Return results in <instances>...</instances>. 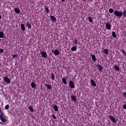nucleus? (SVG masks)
Returning <instances> with one entry per match:
<instances>
[{
	"instance_id": "nucleus-30",
	"label": "nucleus",
	"mask_w": 126,
	"mask_h": 126,
	"mask_svg": "<svg viewBox=\"0 0 126 126\" xmlns=\"http://www.w3.org/2000/svg\"><path fill=\"white\" fill-rule=\"evenodd\" d=\"M5 110H8L9 109V105L7 104L4 108Z\"/></svg>"
},
{
	"instance_id": "nucleus-13",
	"label": "nucleus",
	"mask_w": 126,
	"mask_h": 126,
	"mask_svg": "<svg viewBox=\"0 0 126 126\" xmlns=\"http://www.w3.org/2000/svg\"><path fill=\"white\" fill-rule=\"evenodd\" d=\"M14 11L18 14H19V13H20V10L18 8H15Z\"/></svg>"
},
{
	"instance_id": "nucleus-36",
	"label": "nucleus",
	"mask_w": 126,
	"mask_h": 126,
	"mask_svg": "<svg viewBox=\"0 0 126 126\" xmlns=\"http://www.w3.org/2000/svg\"><path fill=\"white\" fill-rule=\"evenodd\" d=\"M122 53L123 54V55H124V56H126V51L125 50H122Z\"/></svg>"
},
{
	"instance_id": "nucleus-12",
	"label": "nucleus",
	"mask_w": 126,
	"mask_h": 126,
	"mask_svg": "<svg viewBox=\"0 0 126 126\" xmlns=\"http://www.w3.org/2000/svg\"><path fill=\"white\" fill-rule=\"evenodd\" d=\"M26 26L29 29H31L32 28V26L29 22H27Z\"/></svg>"
},
{
	"instance_id": "nucleus-42",
	"label": "nucleus",
	"mask_w": 126,
	"mask_h": 126,
	"mask_svg": "<svg viewBox=\"0 0 126 126\" xmlns=\"http://www.w3.org/2000/svg\"><path fill=\"white\" fill-rule=\"evenodd\" d=\"M0 19H1V15L0 14Z\"/></svg>"
},
{
	"instance_id": "nucleus-5",
	"label": "nucleus",
	"mask_w": 126,
	"mask_h": 126,
	"mask_svg": "<svg viewBox=\"0 0 126 126\" xmlns=\"http://www.w3.org/2000/svg\"><path fill=\"white\" fill-rule=\"evenodd\" d=\"M108 118L111 120V121H112V122H113V123H117V121L116 120V119L115 118V117H114V116L112 115H109Z\"/></svg>"
},
{
	"instance_id": "nucleus-4",
	"label": "nucleus",
	"mask_w": 126,
	"mask_h": 126,
	"mask_svg": "<svg viewBox=\"0 0 126 126\" xmlns=\"http://www.w3.org/2000/svg\"><path fill=\"white\" fill-rule=\"evenodd\" d=\"M52 53L55 55V56H59L60 55V51L58 50L57 49L52 50Z\"/></svg>"
},
{
	"instance_id": "nucleus-1",
	"label": "nucleus",
	"mask_w": 126,
	"mask_h": 126,
	"mask_svg": "<svg viewBox=\"0 0 126 126\" xmlns=\"http://www.w3.org/2000/svg\"><path fill=\"white\" fill-rule=\"evenodd\" d=\"M114 14L118 18H121L123 16V12L122 11L115 10L114 11Z\"/></svg>"
},
{
	"instance_id": "nucleus-11",
	"label": "nucleus",
	"mask_w": 126,
	"mask_h": 126,
	"mask_svg": "<svg viewBox=\"0 0 126 126\" xmlns=\"http://www.w3.org/2000/svg\"><path fill=\"white\" fill-rule=\"evenodd\" d=\"M50 18L52 22H56V21H57V19L56 18V17H55V16H50Z\"/></svg>"
},
{
	"instance_id": "nucleus-20",
	"label": "nucleus",
	"mask_w": 126,
	"mask_h": 126,
	"mask_svg": "<svg viewBox=\"0 0 126 126\" xmlns=\"http://www.w3.org/2000/svg\"><path fill=\"white\" fill-rule=\"evenodd\" d=\"M29 110L30 111V112H32V113H33L34 112V109H33V107L32 106H30L29 107Z\"/></svg>"
},
{
	"instance_id": "nucleus-34",
	"label": "nucleus",
	"mask_w": 126,
	"mask_h": 126,
	"mask_svg": "<svg viewBox=\"0 0 126 126\" xmlns=\"http://www.w3.org/2000/svg\"><path fill=\"white\" fill-rule=\"evenodd\" d=\"M52 117L54 120H57V117H56V115L55 114H53Z\"/></svg>"
},
{
	"instance_id": "nucleus-27",
	"label": "nucleus",
	"mask_w": 126,
	"mask_h": 126,
	"mask_svg": "<svg viewBox=\"0 0 126 126\" xmlns=\"http://www.w3.org/2000/svg\"><path fill=\"white\" fill-rule=\"evenodd\" d=\"M89 22H93V19L91 17H88Z\"/></svg>"
},
{
	"instance_id": "nucleus-24",
	"label": "nucleus",
	"mask_w": 126,
	"mask_h": 126,
	"mask_svg": "<svg viewBox=\"0 0 126 126\" xmlns=\"http://www.w3.org/2000/svg\"><path fill=\"white\" fill-rule=\"evenodd\" d=\"M36 84H35V83H34V82H32L31 83V87L32 88H35V87H36Z\"/></svg>"
},
{
	"instance_id": "nucleus-9",
	"label": "nucleus",
	"mask_w": 126,
	"mask_h": 126,
	"mask_svg": "<svg viewBox=\"0 0 126 126\" xmlns=\"http://www.w3.org/2000/svg\"><path fill=\"white\" fill-rule=\"evenodd\" d=\"M69 85L71 88H74V84H73V82L72 81L69 82Z\"/></svg>"
},
{
	"instance_id": "nucleus-7",
	"label": "nucleus",
	"mask_w": 126,
	"mask_h": 126,
	"mask_svg": "<svg viewBox=\"0 0 126 126\" xmlns=\"http://www.w3.org/2000/svg\"><path fill=\"white\" fill-rule=\"evenodd\" d=\"M96 67H97L98 70L99 71V72H102V71L103 70V67H102L101 65L97 64Z\"/></svg>"
},
{
	"instance_id": "nucleus-32",
	"label": "nucleus",
	"mask_w": 126,
	"mask_h": 126,
	"mask_svg": "<svg viewBox=\"0 0 126 126\" xmlns=\"http://www.w3.org/2000/svg\"><path fill=\"white\" fill-rule=\"evenodd\" d=\"M123 15L124 17H126V10H125L123 12Z\"/></svg>"
},
{
	"instance_id": "nucleus-23",
	"label": "nucleus",
	"mask_w": 126,
	"mask_h": 126,
	"mask_svg": "<svg viewBox=\"0 0 126 126\" xmlns=\"http://www.w3.org/2000/svg\"><path fill=\"white\" fill-rule=\"evenodd\" d=\"M92 59L94 62H96V56L94 55H92Z\"/></svg>"
},
{
	"instance_id": "nucleus-2",
	"label": "nucleus",
	"mask_w": 126,
	"mask_h": 126,
	"mask_svg": "<svg viewBox=\"0 0 126 126\" xmlns=\"http://www.w3.org/2000/svg\"><path fill=\"white\" fill-rule=\"evenodd\" d=\"M0 119L3 123L6 122V120L4 118V113L3 112H1V113H0Z\"/></svg>"
},
{
	"instance_id": "nucleus-3",
	"label": "nucleus",
	"mask_w": 126,
	"mask_h": 126,
	"mask_svg": "<svg viewBox=\"0 0 126 126\" xmlns=\"http://www.w3.org/2000/svg\"><path fill=\"white\" fill-rule=\"evenodd\" d=\"M71 99L72 102H73V103H74V104H75V103H76V101L77 100V97H76V96L74 95H71Z\"/></svg>"
},
{
	"instance_id": "nucleus-10",
	"label": "nucleus",
	"mask_w": 126,
	"mask_h": 126,
	"mask_svg": "<svg viewBox=\"0 0 126 126\" xmlns=\"http://www.w3.org/2000/svg\"><path fill=\"white\" fill-rule=\"evenodd\" d=\"M44 86L45 87H47V89L48 90H51V89H52V86L49 84H45Z\"/></svg>"
},
{
	"instance_id": "nucleus-29",
	"label": "nucleus",
	"mask_w": 126,
	"mask_h": 126,
	"mask_svg": "<svg viewBox=\"0 0 126 126\" xmlns=\"http://www.w3.org/2000/svg\"><path fill=\"white\" fill-rule=\"evenodd\" d=\"M109 12H110V13H113V12H114V9H113V8H109Z\"/></svg>"
},
{
	"instance_id": "nucleus-43",
	"label": "nucleus",
	"mask_w": 126,
	"mask_h": 126,
	"mask_svg": "<svg viewBox=\"0 0 126 126\" xmlns=\"http://www.w3.org/2000/svg\"><path fill=\"white\" fill-rule=\"evenodd\" d=\"M87 0H83V1H86Z\"/></svg>"
},
{
	"instance_id": "nucleus-6",
	"label": "nucleus",
	"mask_w": 126,
	"mask_h": 126,
	"mask_svg": "<svg viewBox=\"0 0 126 126\" xmlns=\"http://www.w3.org/2000/svg\"><path fill=\"white\" fill-rule=\"evenodd\" d=\"M3 80L7 83V84H9V83H10V80L7 77H4Z\"/></svg>"
},
{
	"instance_id": "nucleus-26",
	"label": "nucleus",
	"mask_w": 126,
	"mask_h": 126,
	"mask_svg": "<svg viewBox=\"0 0 126 126\" xmlns=\"http://www.w3.org/2000/svg\"><path fill=\"white\" fill-rule=\"evenodd\" d=\"M72 52H74V51H76L77 48L75 46H73L71 49Z\"/></svg>"
},
{
	"instance_id": "nucleus-40",
	"label": "nucleus",
	"mask_w": 126,
	"mask_h": 126,
	"mask_svg": "<svg viewBox=\"0 0 126 126\" xmlns=\"http://www.w3.org/2000/svg\"><path fill=\"white\" fill-rule=\"evenodd\" d=\"M1 112H2V111L1 110V108H0V114H1Z\"/></svg>"
},
{
	"instance_id": "nucleus-31",
	"label": "nucleus",
	"mask_w": 126,
	"mask_h": 126,
	"mask_svg": "<svg viewBox=\"0 0 126 126\" xmlns=\"http://www.w3.org/2000/svg\"><path fill=\"white\" fill-rule=\"evenodd\" d=\"M45 11L47 13H49L50 12V10L49 9V8L48 7H45Z\"/></svg>"
},
{
	"instance_id": "nucleus-33",
	"label": "nucleus",
	"mask_w": 126,
	"mask_h": 126,
	"mask_svg": "<svg viewBox=\"0 0 126 126\" xmlns=\"http://www.w3.org/2000/svg\"><path fill=\"white\" fill-rule=\"evenodd\" d=\"M18 56V55L17 54H14L13 55V59H17Z\"/></svg>"
},
{
	"instance_id": "nucleus-41",
	"label": "nucleus",
	"mask_w": 126,
	"mask_h": 126,
	"mask_svg": "<svg viewBox=\"0 0 126 126\" xmlns=\"http://www.w3.org/2000/svg\"><path fill=\"white\" fill-rule=\"evenodd\" d=\"M62 0V1H63V2H64V1H65V0Z\"/></svg>"
},
{
	"instance_id": "nucleus-19",
	"label": "nucleus",
	"mask_w": 126,
	"mask_h": 126,
	"mask_svg": "<svg viewBox=\"0 0 126 126\" xmlns=\"http://www.w3.org/2000/svg\"><path fill=\"white\" fill-rule=\"evenodd\" d=\"M103 53H104V54H106V55H108V53H109V51H108V49H104L103 50Z\"/></svg>"
},
{
	"instance_id": "nucleus-21",
	"label": "nucleus",
	"mask_w": 126,
	"mask_h": 126,
	"mask_svg": "<svg viewBox=\"0 0 126 126\" xmlns=\"http://www.w3.org/2000/svg\"><path fill=\"white\" fill-rule=\"evenodd\" d=\"M112 37H113V38H117V34H116V32H112Z\"/></svg>"
},
{
	"instance_id": "nucleus-37",
	"label": "nucleus",
	"mask_w": 126,
	"mask_h": 126,
	"mask_svg": "<svg viewBox=\"0 0 126 126\" xmlns=\"http://www.w3.org/2000/svg\"><path fill=\"white\" fill-rule=\"evenodd\" d=\"M123 96L125 97L126 98V92L123 93Z\"/></svg>"
},
{
	"instance_id": "nucleus-35",
	"label": "nucleus",
	"mask_w": 126,
	"mask_h": 126,
	"mask_svg": "<svg viewBox=\"0 0 126 126\" xmlns=\"http://www.w3.org/2000/svg\"><path fill=\"white\" fill-rule=\"evenodd\" d=\"M3 52H4V50H3V49L0 48V54H2L3 53Z\"/></svg>"
},
{
	"instance_id": "nucleus-22",
	"label": "nucleus",
	"mask_w": 126,
	"mask_h": 126,
	"mask_svg": "<svg viewBox=\"0 0 126 126\" xmlns=\"http://www.w3.org/2000/svg\"><path fill=\"white\" fill-rule=\"evenodd\" d=\"M4 36V33H3V32H0V38H3Z\"/></svg>"
},
{
	"instance_id": "nucleus-8",
	"label": "nucleus",
	"mask_w": 126,
	"mask_h": 126,
	"mask_svg": "<svg viewBox=\"0 0 126 126\" xmlns=\"http://www.w3.org/2000/svg\"><path fill=\"white\" fill-rule=\"evenodd\" d=\"M105 27L106 29H107V30H111V24H110V23H107L106 24Z\"/></svg>"
},
{
	"instance_id": "nucleus-17",
	"label": "nucleus",
	"mask_w": 126,
	"mask_h": 126,
	"mask_svg": "<svg viewBox=\"0 0 126 126\" xmlns=\"http://www.w3.org/2000/svg\"><path fill=\"white\" fill-rule=\"evenodd\" d=\"M21 28L23 31H25V26L23 24H21Z\"/></svg>"
},
{
	"instance_id": "nucleus-18",
	"label": "nucleus",
	"mask_w": 126,
	"mask_h": 126,
	"mask_svg": "<svg viewBox=\"0 0 126 126\" xmlns=\"http://www.w3.org/2000/svg\"><path fill=\"white\" fill-rule=\"evenodd\" d=\"M114 69L115 70H117V71H120V67H119V66L118 65H115Z\"/></svg>"
},
{
	"instance_id": "nucleus-14",
	"label": "nucleus",
	"mask_w": 126,
	"mask_h": 126,
	"mask_svg": "<svg viewBox=\"0 0 126 126\" xmlns=\"http://www.w3.org/2000/svg\"><path fill=\"white\" fill-rule=\"evenodd\" d=\"M41 56L42 58H47V53H46V52H42Z\"/></svg>"
},
{
	"instance_id": "nucleus-16",
	"label": "nucleus",
	"mask_w": 126,
	"mask_h": 126,
	"mask_svg": "<svg viewBox=\"0 0 126 126\" xmlns=\"http://www.w3.org/2000/svg\"><path fill=\"white\" fill-rule=\"evenodd\" d=\"M53 109H54L56 112H58L59 111V107H58V106L57 105H54Z\"/></svg>"
},
{
	"instance_id": "nucleus-15",
	"label": "nucleus",
	"mask_w": 126,
	"mask_h": 126,
	"mask_svg": "<svg viewBox=\"0 0 126 126\" xmlns=\"http://www.w3.org/2000/svg\"><path fill=\"white\" fill-rule=\"evenodd\" d=\"M91 82L92 86H94V87H96V83H95V81L93 80H91Z\"/></svg>"
},
{
	"instance_id": "nucleus-39",
	"label": "nucleus",
	"mask_w": 126,
	"mask_h": 126,
	"mask_svg": "<svg viewBox=\"0 0 126 126\" xmlns=\"http://www.w3.org/2000/svg\"><path fill=\"white\" fill-rule=\"evenodd\" d=\"M123 109H126V104L124 105L123 106Z\"/></svg>"
},
{
	"instance_id": "nucleus-25",
	"label": "nucleus",
	"mask_w": 126,
	"mask_h": 126,
	"mask_svg": "<svg viewBox=\"0 0 126 126\" xmlns=\"http://www.w3.org/2000/svg\"><path fill=\"white\" fill-rule=\"evenodd\" d=\"M62 82L64 84H66L67 83V82H66V79H65V78H62Z\"/></svg>"
},
{
	"instance_id": "nucleus-28",
	"label": "nucleus",
	"mask_w": 126,
	"mask_h": 126,
	"mask_svg": "<svg viewBox=\"0 0 126 126\" xmlns=\"http://www.w3.org/2000/svg\"><path fill=\"white\" fill-rule=\"evenodd\" d=\"M51 79L52 80H55V75H54V73H51Z\"/></svg>"
},
{
	"instance_id": "nucleus-38",
	"label": "nucleus",
	"mask_w": 126,
	"mask_h": 126,
	"mask_svg": "<svg viewBox=\"0 0 126 126\" xmlns=\"http://www.w3.org/2000/svg\"><path fill=\"white\" fill-rule=\"evenodd\" d=\"M74 44H75V45H76V44H77V40L74 39Z\"/></svg>"
}]
</instances>
